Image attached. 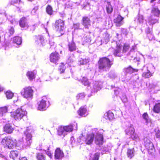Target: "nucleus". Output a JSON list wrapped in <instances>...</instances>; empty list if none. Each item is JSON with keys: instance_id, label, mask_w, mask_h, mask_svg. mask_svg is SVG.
I'll return each instance as SVG.
<instances>
[{"instance_id": "f257e3e1", "label": "nucleus", "mask_w": 160, "mask_h": 160, "mask_svg": "<svg viewBox=\"0 0 160 160\" xmlns=\"http://www.w3.org/2000/svg\"><path fill=\"white\" fill-rule=\"evenodd\" d=\"M112 61L107 57L100 58L98 62L99 69L103 71L108 70L113 64Z\"/></svg>"}, {"instance_id": "f03ea898", "label": "nucleus", "mask_w": 160, "mask_h": 160, "mask_svg": "<svg viewBox=\"0 0 160 160\" xmlns=\"http://www.w3.org/2000/svg\"><path fill=\"white\" fill-rule=\"evenodd\" d=\"M27 114V112L22 108H18L11 113V116L16 120H20Z\"/></svg>"}, {"instance_id": "7ed1b4c3", "label": "nucleus", "mask_w": 160, "mask_h": 160, "mask_svg": "<svg viewBox=\"0 0 160 160\" xmlns=\"http://www.w3.org/2000/svg\"><path fill=\"white\" fill-rule=\"evenodd\" d=\"M1 142L4 147H7L9 149H12L17 146L16 140H13L12 138L8 137H4Z\"/></svg>"}, {"instance_id": "20e7f679", "label": "nucleus", "mask_w": 160, "mask_h": 160, "mask_svg": "<svg viewBox=\"0 0 160 160\" xmlns=\"http://www.w3.org/2000/svg\"><path fill=\"white\" fill-rule=\"evenodd\" d=\"M34 130L32 128L28 127L26 131L24 132V135L26 136V142L24 143L25 146H29L30 145L32 140V133L34 132Z\"/></svg>"}, {"instance_id": "39448f33", "label": "nucleus", "mask_w": 160, "mask_h": 160, "mask_svg": "<svg viewBox=\"0 0 160 160\" xmlns=\"http://www.w3.org/2000/svg\"><path fill=\"white\" fill-rule=\"evenodd\" d=\"M126 134L130 136L131 138L134 140L136 141L139 140V138L138 135L135 133L134 129L132 125L128 128L125 130Z\"/></svg>"}, {"instance_id": "423d86ee", "label": "nucleus", "mask_w": 160, "mask_h": 160, "mask_svg": "<svg viewBox=\"0 0 160 160\" xmlns=\"http://www.w3.org/2000/svg\"><path fill=\"white\" fill-rule=\"evenodd\" d=\"M21 94L25 98H31L33 94V90L31 87L24 88L21 91Z\"/></svg>"}, {"instance_id": "0eeeda50", "label": "nucleus", "mask_w": 160, "mask_h": 160, "mask_svg": "<svg viewBox=\"0 0 160 160\" xmlns=\"http://www.w3.org/2000/svg\"><path fill=\"white\" fill-rule=\"evenodd\" d=\"M55 29L57 31L60 32L61 34H62V32L64 28V22L61 19L57 20L55 23Z\"/></svg>"}, {"instance_id": "6e6552de", "label": "nucleus", "mask_w": 160, "mask_h": 160, "mask_svg": "<svg viewBox=\"0 0 160 160\" xmlns=\"http://www.w3.org/2000/svg\"><path fill=\"white\" fill-rule=\"evenodd\" d=\"M102 82L99 81H95L93 83L92 92H95L100 90L102 87Z\"/></svg>"}, {"instance_id": "1a4fd4ad", "label": "nucleus", "mask_w": 160, "mask_h": 160, "mask_svg": "<svg viewBox=\"0 0 160 160\" xmlns=\"http://www.w3.org/2000/svg\"><path fill=\"white\" fill-rule=\"evenodd\" d=\"M73 130V127L72 125L64 126L63 128H60L58 130V134L59 135L63 134L64 132H71Z\"/></svg>"}, {"instance_id": "9d476101", "label": "nucleus", "mask_w": 160, "mask_h": 160, "mask_svg": "<svg viewBox=\"0 0 160 160\" xmlns=\"http://www.w3.org/2000/svg\"><path fill=\"white\" fill-rule=\"evenodd\" d=\"M47 99L46 97L44 96L42 97L41 100L40 102V103L38 104V108L39 110L43 111L46 110V101Z\"/></svg>"}, {"instance_id": "9b49d317", "label": "nucleus", "mask_w": 160, "mask_h": 160, "mask_svg": "<svg viewBox=\"0 0 160 160\" xmlns=\"http://www.w3.org/2000/svg\"><path fill=\"white\" fill-rule=\"evenodd\" d=\"M95 142L97 145H102L103 142L102 135L98 133L94 135Z\"/></svg>"}, {"instance_id": "f8f14e48", "label": "nucleus", "mask_w": 160, "mask_h": 160, "mask_svg": "<svg viewBox=\"0 0 160 160\" xmlns=\"http://www.w3.org/2000/svg\"><path fill=\"white\" fill-rule=\"evenodd\" d=\"M50 58L51 62L55 63H56L60 59L59 54L56 52L52 53Z\"/></svg>"}, {"instance_id": "ddd939ff", "label": "nucleus", "mask_w": 160, "mask_h": 160, "mask_svg": "<svg viewBox=\"0 0 160 160\" xmlns=\"http://www.w3.org/2000/svg\"><path fill=\"white\" fill-rule=\"evenodd\" d=\"M144 145L146 148L148 150H152L154 149V147L152 143L150 141V140L147 138H145L144 139Z\"/></svg>"}, {"instance_id": "4468645a", "label": "nucleus", "mask_w": 160, "mask_h": 160, "mask_svg": "<svg viewBox=\"0 0 160 160\" xmlns=\"http://www.w3.org/2000/svg\"><path fill=\"white\" fill-rule=\"evenodd\" d=\"M90 18L87 16L82 17V24L86 28H88V26L90 25Z\"/></svg>"}, {"instance_id": "2eb2a0df", "label": "nucleus", "mask_w": 160, "mask_h": 160, "mask_svg": "<svg viewBox=\"0 0 160 160\" xmlns=\"http://www.w3.org/2000/svg\"><path fill=\"white\" fill-rule=\"evenodd\" d=\"M94 137V134H91L88 135L85 138L84 142L85 144L90 145L92 142Z\"/></svg>"}, {"instance_id": "dca6fc26", "label": "nucleus", "mask_w": 160, "mask_h": 160, "mask_svg": "<svg viewBox=\"0 0 160 160\" xmlns=\"http://www.w3.org/2000/svg\"><path fill=\"white\" fill-rule=\"evenodd\" d=\"M36 40L35 41L37 43L42 46H44L46 43V42L45 41L43 37L41 35H38L36 36Z\"/></svg>"}, {"instance_id": "f3484780", "label": "nucleus", "mask_w": 160, "mask_h": 160, "mask_svg": "<svg viewBox=\"0 0 160 160\" xmlns=\"http://www.w3.org/2000/svg\"><path fill=\"white\" fill-rule=\"evenodd\" d=\"M3 130L6 133L10 134L12 132L14 129L11 124L8 123L5 124L4 126Z\"/></svg>"}, {"instance_id": "a211bd4d", "label": "nucleus", "mask_w": 160, "mask_h": 160, "mask_svg": "<svg viewBox=\"0 0 160 160\" xmlns=\"http://www.w3.org/2000/svg\"><path fill=\"white\" fill-rule=\"evenodd\" d=\"M142 117L143 119L145 120L148 126L151 127L153 126V123L152 122L151 119L149 118L148 115L147 113H144L143 114Z\"/></svg>"}, {"instance_id": "6ab92c4d", "label": "nucleus", "mask_w": 160, "mask_h": 160, "mask_svg": "<svg viewBox=\"0 0 160 160\" xmlns=\"http://www.w3.org/2000/svg\"><path fill=\"white\" fill-rule=\"evenodd\" d=\"M123 18L120 15H118L117 18L114 20V22L116 23L117 26L120 27L123 24Z\"/></svg>"}, {"instance_id": "aec40b11", "label": "nucleus", "mask_w": 160, "mask_h": 160, "mask_svg": "<svg viewBox=\"0 0 160 160\" xmlns=\"http://www.w3.org/2000/svg\"><path fill=\"white\" fill-rule=\"evenodd\" d=\"M19 25L22 28H28V25L27 18L24 17L22 18L19 21Z\"/></svg>"}, {"instance_id": "412c9836", "label": "nucleus", "mask_w": 160, "mask_h": 160, "mask_svg": "<svg viewBox=\"0 0 160 160\" xmlns=\"http://www.w3.org/2000/svg\"><path fill=\"white\" fill-rule=\"evenodd\" d=\"M64 156L63 152L59 148H57L55 151V157L56 159H59L62 158Z\"/></svg>"}, {"instance_id": "4be33fe9", "label": "nucleus", "mask_w": 160, "mask_h": 160, "mask_svg": "<svg viewBox=\"0 0 160 160\" xmlns=\"http://www.w3.org/2000/svg\"><path fill=\"white\" fill-rule=\"evenodd\" d=\"M78 113L80 116L83 117H85L88 114L86 108L84 107H81L78 111Z\"/></svg>"}, {"instance_id": "5701e85b", "label": "nucleus", "mask_w": 160, "mask_h": 160, "mask_svg": "<svg viewBox=\"0 0 160 160\" xmlns=\"http://www.w3.org/2000/svg\"><path fill=\"white\" fill-rule=\"evenodd\" d=\"M122 49V46L120 44H118L117 45L116 49L114 51L113 54L115 56L120 57L122 56L121 51Z\"/></svg>"}, {"instance_id": "b1692460", "label": "nucleus", "mask_w": 160, "mask_h": 160, "mask_svg": "<svg viewBox=\"0 0 160 160\" xmlns=\"http://www.w3.org/2000/svg\"><path fill=\"white\" fill-rule=\"evenodd\" d=\"M113 114L110 111H108L104 115V117L106 119L112 120L114 118Z\"/></svg>"}, {"instance_id": "393cba45", "label": "nucleus", "mask_w": 160, "mask_h": 160, "mask_svg": "<svg viewBox=\"0 0 160 160\" xmlns=\"http://www.w3.org/2000/svg\"><path fill=\"white\" fill-rule=\"evenodd\" d=\"M137 22L139 24L142 25L144 22V18L143 16L138 14L137 16Z\"/></svg>"}, {"instance_id": "a878e982", "label": "nucleus", "mask_w": 160, "mask_h": 160, "mask_svg": "<svg viewBox=\"0 0 160 160\" xmlns=\"http://www.w3.org/2000/svg\"><path fill=\"white\" fill-rule=\"evenodd\" d=\"M138 71V69H134L131 66H129V67L125 68L124 69V71L125 72L130 74H131L132 73L135 72H137Z\"/></svg>"}, {"instance_id": "bb28decb", "label": "nucleus", "mask_w": 160, "mask_h": 160, "mask_svg": "<svg viewBox=\"0 0 160 160\" xmlns=\"http://www.w3.org/2000/svg\"><path fill=\"white\" fill-rule=\"evenodd\" d=\"M152 13L154 16L158 17L160 14V11L158 8L156 7L152 8Z\"/></svg>"}, {"instance_id": "cd10ccee", "label": "nucleus", "mask_w": 160, "mask_h": 160, "mask_svg": "<svg viewBox=\"0 0 160 160\" xmlns=\"http://www.w3.org/2000/svg\"><path fill=\"white\" fill-rule=\"evenodd\" d=\"M36 73L34 72L28 71L27 73V76L30 80H32L35 77Z\"/></svg>"}, {"instance_id": "c85d7f7f", "label": "nucleus", "mask_w": 160, "mask_h": 160, "mask_svg": "<svg viewBox=\"0 0 160 160\" xmlns=\"http://www.w3.org/2000/svg\"><path fill=\"white\" fill-rule=\"evenodd\" d=\"M106 9L107 13L108 14L111 13L112 12L113 8L110 2H107V5L106 6Z\"/></svg>"}, {"instance_id": "c756f323", "label": "nucleus", "mask_w": 160, "mask_h": 160, "mask_svg": "<svg viewBox=\"0 0 160 160\" xmlns=\"http://www.w3.org/2000/svg\"><path fill=\"white\" fill-rule=\"evenodd\" d=\"M134 152L133 148L128 149L127 152V155L128 157L131 159L134 156Z\"/></svg>"}, {"instance_id": "7c9ffc66", "label": "nucleus", "mask_w": 160, "mask_h": 160, "mask_svg": "<svg viewBox=\"0 0 160 160\" xmlns=\"http://www.w3.org/2000/svg\"><path fill=\"white\" fill-rule=\"evenodd\" d=\"M13 42L17 45H20L22 42V38L19 37H15L13 39Z\"/></svg>"}, {"instance_id": "2f4dec72", "label": "nucleus", "mask_w": 160, "mask_h": 160, "mask_svg": "<svg viewBox=\"0 0 160 160\" xmlns=\"http://www.w3.org/2000/svg\"><path fill=\"white\" fill-rule=\"evenodd\" d=\"M69 50L71 52L76 50V46L74 42H72L68 44Z\"/></svg>"}, {"instance_id": "473e14b6", "label": "nucleus", "mask_w": 160, "mask_h": 160, "mask_svg": "<svg viewBox=\"0 0 160 160\" xmlns=\"http://www.w3.org/2000/svg\"><path fill=\"white\" fill-rule=\"evenodd\" d=\"M78 62L80 64L84 65L89 62V59L88 58H80L78 60Z\"/></svg>"}, {"instance_id": "72a5a7b5", "label": "nucleus", "mask_w": 160, "mask_h": 160, "mask_svg": "<svg viewBox=\"0 0 160 160\" xmlns=\"http://www.w3.org/2000/svg\"><path fill=\"white\" fill-rule=\"evenodd\" d=\"M8 111V108L7 107L0 108V116H2Z\"/></svg>"}, {"instance_id": "f704fd0d", "label": "nucleus", "mask_w": 160, "mask_h": 160, "mask_svg": "<svg viewBox=\"0 0 160 160\" xmlns=\"http://www.w3.org/2000/svg\"><path fill=\"white\" fill-rule=\"evenodd\" d=\"M18 156V152L17 151H11L10 154V157L11 158L14 159Z\"/></svg>"}, {"instance_id": "c9c22d12", "label": "nucleus", "mask_w": 160, "mask_h": 160, "mask_svg": "<svg viewBox=\"0 0 160 160\" xmlns=\"http://www.w3.org/2000/svg\"><path fill=\"white\" fill-rule=\"evenodd\" d=\"M153 111L154 112L158 113L160 112V103L156 104L153 108Z\"/></svg>"}, {"instance_id": "e433bc0d", "label": "nucleus", "mask_w": 160, "mask_h": 160, "mask_svg": "<svg viewBox=\"0 0 160 160\" xmlns=\"http://www.w3.org/2000/svg\"><path fill=\"white\" fill-rule=\"evenodd\" d=\"M148 22L149 23L150 25H153L157 22L158 20L157 19H153L152 17H150L148 20Z\"/></svg>"}, {"instance_id": "4c0bfd02", "label": "nucleus", "mask_w": 160, "mask_h": 160, "mask_svg": "<svg viewBox=\"0 0 160 160\" xmlns=\"http://www.w3.org/2000/svg\"><path fill=\"white\" fill-rule=\"evenodd\" d=\"M82 83L85 86H89L90 82L88 81V79L86 77H83L82 81Z\"/></svg>"}, {"instance_id": "58836bf2", "label": "nucleus", "mask_w": 160, "mask_h": 160, "mask_svg": "<svg viewBox=\"0 0 160 160\" xmlns=\"http://www.w3.org/2000/svg\"><path fill=\"white\" fill-rule=\"evenodd\" d=\"M152 75V73L148 70L147 72H143L142 74V76L145 78H149Z\"/></svg>"}, {"instance_id": "ea45409f", "label": "nucleus", "mask_w": 160, "mask_h": 160, "mask_svg": "<svg viewBox=\"0 0 160 160\" xmlns=\"http://www.w3.org/2000/svg\"><path fill=\"white\" fill-rule=\"evenodd\" d=\"M46 11L47 12L49 15H51L52 13V7L50 5H48L46 8Z\"/></svg>"}, {"instance_id": "a19ab883", "label": "nucleus", "mask_w": 160, "mask_h": 160, "mask_svg": "<svg viewBox=\"0 0 160 160\" xmlns=\"http://www.w3.org/2000/svg\"><path fill=\"white\" fill-rule=\"evenodd\" d=\"M6 95L8 99H10L12 98L13 94L11 92L8 91L6 92Z\"/></svg>"}, {"instance_id": "79ce46f5", "label": "nucleus", "mask_w": 160, "mask_h": 160, "mask_svg": "<svg viewBox=\"0 0 160 160\" xmlns=\"http://www.w3.org/2000/svg\"><path fill=\"white\" fill-rule=\"evenodd\" d=\"M37 158L38 160H44L45 157L41 153H38L37 154Z\"/></svg>"}, {"instance_id": "37998d69", "label": "nucleus", "mask_w": 160, "mask_h": 160, "mask_svg": "<svg viewBox=\"0 0 160 160\" xmlns=\"http://www.w3.org/2000/svg\"><path fill=\"white\" fill-rule=\"evenodd\" d=\"M84 41L86 42H88L91 41V39L89 35H88L84 37Z\"/></svg>"}, {"instance_id": "c03bdc74", "label": "nucleus", "mask_w": 160, "mask_h": 160, "mask_svg": "<svg viewBox=\"0 0 160 160\" xmlns=\"http://www.w3.org/2000/svg\"><path fill=\"white\" fill-rule=\"evenodd\" d=\"M156 133L155 135L157 138H160V130L156 128L155 130Z\"/></svg>"}, {"instance_id": "a18cd8bd", "label": "nucleus", "mask_w": 160, "mask_h": 160, "mask_svg": "<svg viewBox=\"0 0 160 160\" xmlns=\"http://www.w3.org/2000/svg\"><path fill=\"white\" fill-rule=\"evenodd\" d=\"M44 150L45 152L47 154L50 158H51L52 157V154L51 153L50 151H49V147H48L47 149L45 150Z\"/></svg>"}, {"instance_id": "49530a36", "label": "nucleus", "mask_w": 160, "mask_h": 160, "mask_svg": "<svg viewBox=\"0 0 160 160\" xmlns=\"http://www.w3.org/2000/svg\"><path fill=\"white\" fill-rule=\"evenodd\" d=\"M85 97V95L83 93H81L78 94L77 97V99H82Z\"/></svg>"}, {"instance_id": "de8ad7c7", "label": "nucleus", "mask_w": 160, "mask_h": 160, "mask_svg": "<svg viewBox=\"0 0 160 160\" xmlns=\"http://www.w3.org/2000/svg\"><path fill=\"white\" fill-rule=\"evenodd\" d=\"M100 156V153L98 152L95 153L94 155L93 158L92 160H98Z\"/></svg>"}, {"instance_id": "09e8293b", "label": "nucleus", "mask_w": 160, "mask_h": 160, "mask_svg": "<svg viewBox=\"0 0 160 160\" xmlns=\"http://www.w3.org/2000/svg\"><path fill=\"white\" fill-rule=\"evenodd\" d=\"M38 9V7L37 6L35 7L32 10L31 12V14L33 15H35L36 13L37 10Z\"/></svg>"}, {"instance_id": "8fccbe9b", "label": "nucleus", "mask_w": 160, "mask_h": 160, "mask_svg": "<svg viewBox=\"0 0 160 160\" xmlns=\"http://www.w3.org/2000/svg\"><path fill=\"white\" fill-rule=\"evenodd\" d=\"M128 49V45H125L123 47V52H126Z\"/></svg>"}, {"instance_id": "3c124183", "label": "nucleus", "mask_w": 160, "mask_h": 160, "mask_svg": "<svg viewBox=\"0 0 160 160\" xmlns=\"http://www.w3.org/2000/svg\"><path fill=\"white\" fill-rule=\"evenodd\" d=\"M20 0H12L11 1V3L12 4L14 5V4L19 2Z\"/></svg>"}, {"instance_id": "603ef678", "label": "nucleus", "mask_w": 160, "mask_h": 160, "mask_svg": "<svg viewBox=\"0 0 160 160\" xmlns=\"http://www.w3.org/2000/svg\"><path fill=\"white\" fill-rule=\"evenodd\" d=\"M14 32V29L12 27H11L9 30V32L10 35H12Z\"/></svg>"}, {"instance_id": "864d4df0", "label": "nucleus", "mask_w": 160, "mask_h": 160, "mask_svg": "<svg viewBox=\"0 0 160 160\" xmlns=\"http://www.w3.org/2000/svg\"><path fill=\"white\" fill-rule=\"evenodd\" d=\"M80 24L79 23H77L74 24V27L75 29H78L79 27Z\"/></svg>"}, {"instance_id": "5fc2aeb1", "label": "nucleus", "mask_w": 160, "mask_h": 160, "mask_svg": "<svg viewBox=\"0 0 160 160\" xmlns=\"http://www.w3.org/2000/svg\"><path fill=\"white\" fill-rule=\"evenodd\" d=\"M49 44L51 46H52L54 44V42L52 39L49 40Z\"/></svg>"}, {"instance_id": "6e6d98bb", "label": "nucleus", "mask_w": 160, "mask_h": 160, "mask_svg": "<svg viewBox=\"0 0 160 160\" xmlns=\"http://www.w3.org/2000/svg\"><path fill=\"white\" fill-rule=\"evenodd\" d=\"M60 71V73H62L64 72L65 69L64 66H63L62 68H59Z\"/></svg>"}, {"instance_id": "4d7b16f0", "label": "nucleus", "mask_w": 160, "mask_h": 160, "mask_svg": "<svg viewBox=\"0 0 160 160\" xmlns=\"http://www.w3.org/2000/svg\"><path fill=\"white\" fill-rule=\"evenodd\" d=\"M19 160H28L27 158L25 157H22L20 158Z\"/></svg>"}, {"instance_id": "13d9d810", "label": "nucleus", "mask_w": 160, "mask_h": 160, "mask_svg": "<svg viewBox=\"0 0 160 160\" xmlns=\"http://www.w3.org/2000/svg\"><path fill=\"white\" fill-rule=\"evenodd\" d=\"M114 93L116 95H117L118 94V90H114Z\"/></svg>"}, {"instance_id": "bf43d9fd", "label": "nucleus", "mask_w": 160, "mask_h": 160, "mask_svg": "<svg viewBox=\"0 0 160 160\" xmlns=\"http://www.w3.org/2000/svg\"><path fill=\"white\" fill-rule=\"evenodd\" d=\"M3 90V88H2L0 86V92L1 91H2Z\"/></svg>"}, {"instance_id": "052dcab7", "label": "nucleus", "mask_w": 160, "mask_h": 160, "mask_svg": "<svg viewBox=\"0 0 160 160\" xmlns=\"http://www.w3.org/2000/svg\"><path fill=\"white\" fill-rule=\"evenodd\" d=\"M155 0H152L151 1V2H153V1H155Z\"/></svg>"}, {"instance_id": "680f3d73", "label": "nucleus", "mask_w": 160, "mask_h": 160, "mask_svg": "<svg viewBox=\"0 0 160 160\" xmlns=\"http://www.w3.org/2000/svg\"><path fill=\"white\" fill-rule=\"evenodd\" d=\"M159 3H160V0L159 1Z\"/></svg>"}, {"instance_id": "e2e57ef3", "label": "nucleus", "mask_w": 160, "mask_h": 160, "mask_svg": "<svg viewBox=\"0 0 160 160\" xmlns=\"http://www.w3.org/2000/svg\"><path fill=\"white\" fill-rule=\"evenodd\" d=\"M117 36H118V34H117Z\"/></svg>"}]
</instances>
